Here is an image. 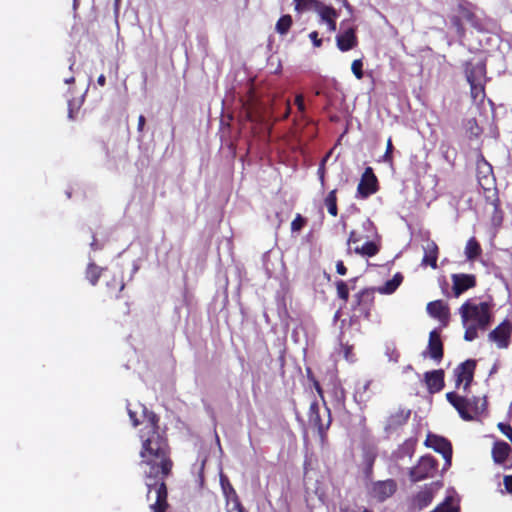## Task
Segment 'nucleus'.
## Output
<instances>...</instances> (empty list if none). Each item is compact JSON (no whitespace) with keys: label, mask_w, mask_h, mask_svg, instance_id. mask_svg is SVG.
<instances>
[{"label":"nucleus","mask_w":512,"mask_h":512,"mask_svg":"<svg viewBox=\"0 0 512 512\" xmlns=\"http://www.w3.org/2000/svg\"><path fill=\"white\" fill-rule=\"evenodd\" d=\"M498 428L512 442V428H511V426L508 425V424H505V423H499L498 424Z\"/></svg>","instance_id":"a19ab883"},{"label":"nucleus","mask_w":512,"mask_h":512,"mask_svg":"<svg viewBox=\"0 0 512 512\" xmlns=\"http://www.w3.org/2000/svg\"><path fill=\"white\" fill-rule=\"evenodd\" d=\"M459 509L457 506L453 505L452 502L447 499L445 502L440 504L431 512H458Z\"/></svg>","instance_id":"f704fd0d"},{"label":"nucleus","mask_w":512,"mask_h":512,"mask_svg":"<svg viewBox=\"0 0 512 512\" xmlns=\"http://www.w3.org/2000/svg\"><path fill=\"white\" fill-rule=\"evenodd\" d=\"M392 150H393V145H392L391 139L389 138L388 142H387V149H386V152H385V155H384V160L386 162H391L392 161Z\"/></svg>","instance_id":"79ce46f5"},{"label":"nucleus","mask_w":512,"mask_h":512,"mask_svg":"<svg viewBox=\"0 0 512 512\" xmlns=\"http://www.w3.org/2000/svg\"><path fill=\"white\" fill-rule=\"evenodd\" d=\"M336 201V190H332L325 198V205L332 216H337L338 213Z\"/></svg>","instance_id":"c85d7f7f"},{"label":"nucleus","mask_w":512,"mask_h":512,"mask_svg":"<svg viewBox=\"0 0 512 512\" xmlns=\"http://www.w3.org/2000/svg\"><path fill=\"white\" fill-rule=\"evenodd\" d=\"M336 288L338 297L344 301H347L349 297V289L347 284L344 281L339 280L336 282Z\"/></svg>","instance_id":"72a5a7b5"},{"label":"nucleus","mask_w":512,"mask_h":512,"mask_svg":"<svg viewBox=\"0 0 512 512\" xmlns=\"http://www.w3.org/2000/svg\"><path fill=\"white\" fill-rule=\"evenodd\" d=\"M451 279L453 284L452 290L455 297H459L468 289L473 288L476 285V278L472 274H453Z\"/></svg>","instance_id":"1a4fd4ad"},{"label":"nucleus","mask_w":512,"mask_h":512,"mask_svg":"<svg viewBox=\"0 0 512 512\" xmlns=\"http://www.w3.org/2000/svg\"><path fill=\"white\" fill-rule=\"evenodd\" d=\"M444 373L442 370H434L425 374V382L430 392H439L444 384Z\"/></svg>","instance_id":"6ab92c4d"},{"label":"nucleus","mask_w":512,"mask_h":512,"mask_svg":"<svg viewBox=\"0 0 512 512\" xmlns=\"http://www.w3.org/2000/svg\"><path fill=\"white\" fill-rule=\"evenodd\" d=\"M77 5H78V0H74V1H73V7H74V9H76V8H77Z\"/></svg>","instance_id":"13d9d810"},{"label":"nucleus","mask_w":512,"mask_h":512,"mask_svg":"<svg viewBox=\"0 0 512 512\" xmlns=\"http://www.w3.org/2000/svg\"><path fill=\"white\" fill-rule=\"evenodd\" d=\"M95 245H96V243H95V241H93V242L91 243V247H92V248H95Z\"/></svg>","instance_id":"052dcab7"},{"label":"nucleus","mask_w":512,"mask_h":512,"mask_svg":"<svg viewBox=\"0 0 512 512\" xmlns=\"http://www.w3.org/2000/svg\"><path fill=\"white\" fill-rule=\"evenodd\" d=\"M304 224L305 219L300 214H298L291 223V230L294 232L300 231L303 228Z\"/></svg>","instance_id":"58836bf2"},{"label":"nucleus","mask_w":512,"mask_h":512,"mask_svg":"<svg viewBox=\"0 0 512 512\" xmlns=\"http://www.w3.org/2000/svg\"><path fill=\"white\" fill-rule=\"evenodd\" d=\"M446 398L464 420H472L474 415L479 414L485 406L484 400L482 401L481 407H479L478 404L481 402L479 398H466L454 392L447 393Z\"/></svg>","instance_id":"7ed1b4c3"},{"label":"nucleus","mask_w":512,"mask_h":512,"mask_svg":"<svg viewBox=\"0 0 512 512\" xmlns=\"http://www.w3.org/2000/svg\"><path fill=\"white\" fill-rule=\"evenodd\" d=\"M363 225L365 228L370 227V226H372V222L370 220H366Z\"/></svg>","instance_id":"5fc2aeb1"},{"label":"nucleus","mask_w":512,"mask_h":512,"mask_svg":"<svg viewBox=\"0 0 512 512\" xmlns=\"http://www.w3.org/2000/svg\"><path fill=\"white\" fill-rule=\"evenodd\" d=\"M220 482H221V486H222L223 493L225 494V496L227 498H229V497L233 498L234 508L237 510V512H244V508L238 499L236 491L231 486L228 479L225 476L221 475Z\"/></svg>","instance_id":"412c9836"},{"label":"nucleus","mask_w":512,"mask_h":512,"mask_svg":"<svg viewBox=\"0 0 512 512\" xmlns=\"http://www.w3.org/2000/svg\"><path fill=\"white\" fill-rule=\"evenodd\" d=\"M378 251H379V247L372 241L366 242L361 247L356 246L354 248V252L356 254H360L362 256H369V257L376 255L378 253Z\"/></svg>","instance_id":"a878e982"},{"label":"nucleus","mask_w":512,"mask_h":512,"mask_svg":"<svg viewBox=\"0 0 512 512\" xmlns=\"http://www.w3.org/2000/svg\"><path fill=\"white\" fill-rule=\"evenodd\" d=\"M403 276L400 273L394 275V277L385 282V284L378 288L381 294H392L398 286L401 284Z\"/></svg>","instance_id":"393cba45"},{"label":"nucleus","mask_w":512,"mask_h":512,"mask_svg":"<svg viewBox=\"0 0 512 512\" xmlns=\"http://www.w3.org/2000/svg\"><path fill=\"white\" fill-rule=\"evenodd\" d=\"M510 451L511 448L506 442L499 441L496 442L493 446L492 457L496 463L501 464L506 460Z\"/></svg>","instance_id":"4be33fe9"},{"label":"nucleus","mask_w":512,"mask_h":512,"mask_svg":"<svg viewBox=\"0 0 512 512\" xmlns=\"http://www.w3.org/2000/svg\"><path fill=\"white\" fill-rule=\"evenodd\" d=\"M295 104L297 105L298 110L301 113H304V111H305V104H304L303 95H301V94L296 95V97H295Z\"/></svg>","instance_id":"37998d69"},{"label":"nucleus","mask_w":512,"mask_h":512,"mask_svg":"<svg viewBox=\"0 0 512 512\" xmlns=\"http://www.w3.org/2000/svg\"><path fill=\"white\" fill-rule=\"evenodd\" d=\"M296 4V10L303 11L308 9H314L316 10L317 5H319L321 2L318 0H294Z\"/></svg>","instance_id":"7c9ffc66"},{"label":"nucleus","mask_w":512,"mask_h":512,"mask_svg":"<svg viewBox=\"0 0 512 512\" xmlns=\"http://www.w3.org/2000/svg\"><path fill=\"white\" fill-rule=\"evenodd\" d=\"M429 355L432 359L440 361L443 357V345L437 331H432L428 343Z\"/></svg>","instance_id":"a211bd4d"},{"label":"nucleus","mask_w":512,"mask_h":512,"mask_svg":"<svg viewBox=\"0 0 512 512\" xmlns=\"http://www.w3.org/2000/svg\"><path fill=\"white\" fill-rule=\"evenodd\" d=\"M97 83L100 85V86H104L105 83H106V78L103 74H101L98 79H97Z\"/></svg>","instance_id":"3c124183"},{"label":"nucleus","mask_w":512,"mask_h":512,"mask_svg":"<svg viewBox=\"0 0 512 512\" xmlns=\"http://www.w3.org/2000/svg\"><path fill=\"white\" fill-rule=\"evenodd\" d=\"M343 512H362V511H356L353 509H345Z\"/></svg>","instance_id":"4d7b16f0"},{"label":"nucleus","mask_w":512,"mask_h":512,"mask_svg":"<svg viewBox=\"0 0 512 512\" xmlns=\"http://www.w3.org/2000/svg\"><path fill=\"white\" fill-rule=\"evenodd\" d=\"M377 191V178L374 175L372 168H366L362 175L361 181L357 187V194L361 198H367Z\"/></svg>","instance_id":"6e6552de"},{"label":"nucleus","mask_w":512,"mask_h":512,"mask_svg":"<svg viewBox=\"0 0 512 512\" xmlns=\"http://www.w3.org/2000/svg\"><path fill=\"white\" fill-rule=\"evenodd\" d=\"M437 470V462L432 456H423L418 464L410 470V478L413 482L422 481L433 477Z\"/></svg>","instance_id":"20e7f679"},{"label":"nucleus","mask_w":512,"mask_h":512,"mask_svg":"<svg viewBox=\"0 0 512 512\" xmlns=\"http://www.w3.org/2000/svg\"><path fill=\"white\" fill-rule=\"evenodd\" d=\"M310 39L312 40L315 47H320L322 45V40L318 38V33L313 31L309 34Z\"/></svg>","instance_id":"a18cd8bd"},{"label":"nucleus","mask_w":512,"mask_h":512,"mask_svg":"<svg viewBox=\"0 0 512 512\" xmlns=\"http://www.w3.org/2000/svg\"><path fill=\"white\" fill-rule=\"evenodd\" d=\"M458 10H459V13L461 14V17L463 19H465L466 21L471 23L473 26H476L475 15H474V13L471 10H469L464 5H459L458 6Z\"/></svg>","instance_id":"2f4dec72"},{"label":"nucleus","mask_w":512,"mask_h":512,"mask_svg":"<svg viewBox=\"0 0 512 512\" xmlns=\"http://www.w3.org/2000/svg\"><path fill=\"white\" fill-rule=\"evenodd\" d=\"M370 385V380L357 384L354 399L358 404H366L371 399L373 392L370 390Z\"/></svg>","instance_id":"aec40b11"},{"label":"nucleus","mask_w":512,"mask_h":512,"mask_svg":"<svg viewBox=\"0 0 512 512\" xmlns=\"http://www.w3.org/2000/svg\"><path fill=\"white\" fill-rule=\"evenodd\" d=\"M503 482L507 492L512 493V476H505Z\"/></svg>","instance_id":"de8ad7c7"},{"label":"nucleus","mask_w":512,"mask_h":512,"mask_svg":"<svg viewBox=\"0 0 512 512\" xmlns=\"http://www.w3.org/2000/svg\"><path fill=\"white\" fill-rule=\"evenodd\" d=\"M145 125V117L143 115H140L138 118V131L142 132Z\"/></svg>","instance_id":"8fccbe9b"},{"label":"nucleus","mask_w":512,"mask_h":512,"mask_svg":"<svg viewBox=\"0 0 512 512\" xmlns=\"http://www.w3.org/2000/svg\"><path fill=\"white\" fill-rule=\"evenodd\" d=\"M360 240H361V237L355 231L350 232V235H349V238L347 241V245H348L347 253L348 254H351V251H352L351 245L359 242Z\"/></svg>","instance_id":"ea45409f"},{"label":"nucleus","mask_w":512,"mask_h":512,"mask_svg":"<svg viewBox=\"0 0 512 512\" xmlns=\"http://www.w3.org/2000/svg\"><path fill=\"white\" fill-rule=\"evenodd\" d=\"M410 417V411L404 409H398L392 413L386 420L385 430H395L398 427L404 425Z\"/></svg>","instance_id":"dca6fc26"},{"label":"nucleus","mask_w":512,"mask_h":512,"mask_svg":"<svg viewBox=\"0 0 512 512\" xmlns=\"http://www.w3.org/2000/svg\"><path fill=\"white\" fill-rule=\"evenodd\" d=\"M481 252L482 249L478 241L474 237L470 238L465 247L466 258L473 261L480 256Z\"/></svg>","instance_id":"b1692460"},{"label":"nucleus","mask_w":512,"mask_h":512,"mask_svg":"<svg viewBox=\"0 0 512 512\" xmlns=\"http://www.w3.org/2000/svg\"><path fill=\"white\" fill-rule=\"evenodd\" d=\"M385 354L388 357L389 361H392L395 363L398 362L400 354L393 345L386 346Z\"/></svg>","instance_id":"e433bc0d"},{"label":"nucleus","mask_w":512,"mask_h":512,"mask_svg":"<svg viewBox=\"0 0 512 512\" xmlns=\"http://www.w3.org/2000/svg\"><path fill=\"white\" fill-rule=\"evenodd\" d=\"M486 74V67L483 62L467 66L466 78L468 83H484Z\"/></svg>","instance_id":"f3484780"},{"label":"nucleus","mask_w":512,"mask_h":512,"mask_svg":"<svg viewBox=\"0 0 512 512\" xmlns=\"http://www.w3.org/2000/svg\"><path fill=\"white\" fill-rule=\"evenodd\" d=\"M473 98H478L484 94V83H469Z\"/></svg>","instance_id":"4c0bfd02"},{"label":"nucleus","mask_w":512,"mask_h":512,"mask_svg":"<svg viewBox=\"0 0 512 512\" xmlns=\"http://www.w3.org/2000/svg\"><path fill=\"white\" fill-rule=\"evenodd\" d=\"M491 306L487 302L469 299L459 309L465 328L464 339L473 341L478 337V330H486L491 322Z\"/></svg>","instance_id":"f03ea898"},{"label":"nucleus","mask_w":512,"mask_h":512,"mask_svg":"<svg viewBox=\"0 0 512 512\" xmlns=\"http://www.w3.org/2000/svg\"><path fill=\"white\" fill-rule=\"evenodd\" d=\"M336 271H337V273H338V274H340V275H345V274H346L347 269H346V267L344 266L343 261H338V262L336 263Z\"/></svg>","instance_id":"09e8293b"},{"label":"nucleus","mask_w":512,"mask_h":512,"mask_svg":"<svg viewBox=\"0 0 512 512\" xmlns=\"http://www.w3.org/2000/svg\"><path fill=\"white\" fill-rule=\"evenodd\" d=\"M141 414L147 424L141 431L142 449L140 451L141 467L147 486V501L152 512H165L167 509V488L165 479L172 469L169 447L160 434L157 425L159 418L145 406L139 405Z\"/></svg>","instance_id":"f257e3e1"},{"label":"nucleus","mask_w":512,"mask_h":512,"mask_svg":"<svg viewBox=\"0 0 512 512\" xmlns=\"http://www.w3.org/2000/svg\"><path fill=\"white\" fill-rule=\"evenodd\" d=\"M66 84H71L75 81L74 77H70L64 80Z\"/></svg>","instance_id":"603ef678"},{"label":"nucleus","mask_w":512,"mask_h":512,"mask_svg":"<svg viewBox=\"0 0 512 512\" xmlns=\"http://www.w3.org/2000/svg\"><path fill=\"white\" fill-rule=\"evenodd\" d=\"M292 25V18L290 15H284L282 16L277 24H276V31L280 34H286L288 30L290 29Z\"/></svg>","instance_id":"c756f323"},{"label":"nucleus","mask_w":512,"mask_h":512,"mask_svg":"<svg viewBox=\"0 0 512 512\" xmlns=\"http://www.w3.org/2000/svg\"><path fill=\"white\" fill-rule=\"evenodd\" d=\"M426 446L433 448L436 452L442 454L446 463L450 465L452 457L451 443L440 436L429 434L425 441Z\"/></svg>","instance_id":"0eeeda50"},{"label":"nucleus","mask_w":512,"mask_h":512,"mask_svg":"<svg viewBox=\"0 0 512 512\" xmlns=\"http://www.w3.org/2000/svg\"><path fill=\"white\" fill-rule=\"evenodd\" d=\"M69 117H70V118H72V117H73V116H72V111H71V110H70V112H69Z\"/></svg>","instance_id":"680f3d73"},{"label":"nucleus","mask_w":512,"mask_h":512,"mask_svg":"<svg viewBox=\"0 0 512 512\" xmlns=\"http://www.w3.org/2000/svg\"><path fill=\"white\" fill-rule=\"evenodd\" d=\"M511 333V323L509 321H503L489 333L488 338L490 341L495 342L498 348L505 349L509 346Z\"/></svg>","instance_id":"39448f33"},{"label":"nucleus","mask_w":512,"mask_h":512,"mask_svg":"<svg viewBox=\"0 0 512 512\" xmlns=\"http://www.w3.org/2000/svg\"><path fill=\"white\" fill-rule=\"evenodd\" d=\"M128 414H129V417L133 423V426H137L139 424V419L137 418V411H134L132 410L131 408L128 407Z\"/></svg>","instance_id":"49530a36"},{"label":"nucleus","mask_w":512,"mask_h":512,"mask_svg":"<svg viewBox=\"0 0 512 512\" xmlns=\"http://www.w3.org/2000/svg\"><path fill=\"white\" fill-rule=\"evenodd\" d=\"M424 256L421 264L423 266H431L433 269L437 267L438 246L434 241L427 240L423 245Z\"/></svg>","instance_id":"4468645a"},{"label":"nucleus","mask_w":512,"mask_h":512,"mask_svg":"<svg viewBox=\"0 0 512 512\" xmlns=\"http://www.w3.org/2000/svg\"><path fill=\"white\" fill-rule=\"evenodd\" d=\"M396 491V483L394 480H385L375 482L371 488V494L378 501H384L391 497Z\"/></svg>","instance_id":"9b49d317"},{"label":"nucleus","mask_w":512,"mask_h":512,"mask_svg":"<svg viewBox=\"0 0 512 512\" xmlns=\"http://www.w3.org/2000/svg\"><path fill=\"white\" fill-rule=\"evenodd\" d=\"M363 62L361 59H356L352 62L351 70L357 79L363 78Z\"/></svg>","instance_id":"c9c22d12"},{"label":"nucleus","mask_w":512,"mask_h":512,"mask_svg":"<svg viewBox=\"0 0 512 512\" xmlns=\"http://www.w3.org/2000/svg\"><path fill=\"white\" fill-rule=\"evenodd\" d=\"M496 370H497V368H496V366H494V367L491 369L490 374H492V373L496 372Z\"/></svg>","instance_id":"bf43d9fd"},{"label":"nucleus","mask_w":512,"mask_h":512,"mask_svg":"<svg viewBox=\"0 0 512 512\" xmlns=\"http://www.w3.org/2000/svg\"><path fill=\"white\" fill-rule=\"evenodd\" d=\"M452 26L455 28L456 33L459 37H463L465 34V30L462 23V17L458 15H454L450 18Z\"/></svg>","instance_id":"473e14b6"},{"label":"nucleus","mask_w":512,"mask_h":512,"mask_svg":"<svg viewBox=\"0 0 512 512\" xmlns=\"http://www.w3.org/2000/svg\"><path fill=\"white\" fill-rule=\"evenodd\" d=\"M433 499V492L430 488H425L418 492V494L414 497V505L418 509H423L427 507Z\"/></svg>","instance_id":"5701e85b"},{"label":"nucleus","mask_w":512,"mask_h":512,"mask_svg":"<svg viewBox=\"0 0 512 512\" xmlns=\"http://www.w3.org/2000/svg\"><path fill=\"white\" fill-rule=\"evenodd\" d=\"M477 178L484 190H490L494 184L492 166L483 158L477 161Z\"/></svg>","instance_id":"9d476101"},{"label":"nucleus","mask_w":512,"mask_h":512,"mask_svg":"<svg viewBox=\"0 0 512 512\" xmlns=\"http://www.w3.org/2000/svg\"><path fill=\"white\" fill-rule=\"evenodd\" d=\"M362 512H369V511H367L366 509H364V510H362Z\"/></svg>","instance_id":"e2e57ef3"},{"label":"nucleus","mask_w":512,"mask_h":512,"mask_svg":"<svg viewBox=\"0 0 512 512\" xmlns=\"http://www.w3.org/2000/svg\"><path fill=\"white\" fill-rule=\"evenodd\" d=\"M102 269L94 263H89L86 270V277L92 285H95L101 275Z\"/></svg>","instance_id":"cd10ccee"},{"label":"nucleus","mask_w":512,"mask_h":512,"mask_svg":"<svg viewBox=\"0 0 512 512\" xmlns=\"http://www.w3.org/2000/svg\"><path fill=\"white\" fill-rule=\"evenodd\" d=\"M427 312L434 318H437L441 322H446L449 319V308L441 300L432 301L427 305Z\"/></svg>","instance_id":"2eb2a0df"},{"label":"nucleus","mask_w":512,"mask_h":512,"mask_svg":"<svg viewBox=\"0 0 512 512\" xmlns=\"http://www.w3.org/2000/svg\"><path fill=\"white\" fill-rule=\"evenodd\" d=\"M75 65V60H72L71 63H70V66H69V69L72 71L73 70V66Z\"/></svg>","instance_id":"6e6d98bb"},{"label":"nucleus","mask_w":512,"mask_h":512,"mask_svg":"<svg viewBox=\"0 0 512 512\" xmlns=\"http://www.w3.org/2000/svg\"><path fill=\"white\" fill-rule=\"evenodd\" d=\"M319 404L316 402V401H313L311 404H310V408H309V421L318 426L319 430H323V424L321 422V418H320V412H319Z\"/></svg>","instance_id":"bb28decb"},{"label":"nucleus","mask_w":512,"mask_h":512,"mask_svg":"<svg viewBox=\"0 0 512 512\" xmlns=\"http://www.w3.org/2000/svg\"><path fill=\"white\" fill-rule=\"evenodd\" d=\"M471 133L475 136L479 135L480 133V128L478 127V125L476 124L475 120H469L468 123H467Z\"/></svg>","instance_id":"c03bdc74"},{"label":"nucleus","mask_w":512,"mask_h":512,"mask_svg":"<svg viewBox=\"0 0 512 512\" xmlns=\"http://www.w3.org/2000/svg\"><path fill=\"white\" fill-rule=\"evenodd\" d=\"M290 109H291V108H290V102H289V101H287V111H286V113H285V117H287V116L289 115V113H290Z\"/></svg>","instance_id":"864d4df0"},{"label":"nucleus","mask_w":512,"mask_h":512,"mask_svg":"<svg viewBox=\"0 0 512 512\" xmlns=\"http://www.w3.org/2000/svg\"><path fill=\"white\" fill-rule=\"evenodd\" d=\"M315 11L318 13L321 20L327 24L329 31L332 32L336 30V18L338 14L333 7L320 3L317 5Z\"/></svg>","instance_id":"ddd939ff"},{"label":"nucleus","mask_w":512,"mask_h":512,"mask_svg":"<svg viewBox=\"0 0 512 512\" xmlns=\"http://www.w3.org/2000/svg\"><path fill=\"white\" fill-rule=\"evenodd\" d=\"M337 47L345 52L351 50L357 45V37L353 28H347L341 31L336 37Z\"/></svg>","instance_id":"f8f14e48"},{"label":"nucleus","mask_w":512,"mask_h":512,"mask_svg":"<svg viewBox=\"0 0 512 512\" xmlns=\"http://www.w3.org/2000/svg\"><path fill=\"white\" fill-rule=\"evenodd\" d=\"M476 367L475 360L469 359L461 363L455 370L454 375L456 377V386L459 387L464 384L463 388L467 391L470 383L473 380L474 370Z\"/></svg>","instance_id":"423d86ee"}]
</instances>
